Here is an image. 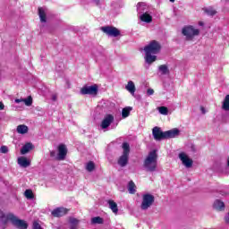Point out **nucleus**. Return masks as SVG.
I'll return each instance as SVG.
<instances>
[{"label": "nucleus", "instance_id": "1", "mask_svg": "<svg viewBox=\"0 0 229 229\" xmlns=\"http://www.w3.org/2000/svg\"><path fill=\"white\" fill-rule=\"evenodd\" d=\"M9 220H11L12 225L16 228L28 229V223H26V221L21 220L13 215L5 216L4 212L0 210V229L6 228V225H8Z\"/></svg>", "mask_w": 229, "mask_h": 229}, {"label": "nucleus", "instance_id": "2", "mask_svg": "<svg viewBox=\"0 0 229 229\" xmlns=\"http://www.w3.org/2000/svg\"><path fill=\"white\" fill-rule=\"evenodd\" d=\"M158 165V154L157 150L150 151L143 162V167L148 173H155Z\"/></svg>", "mask_w": 229, "mask_h": 229}, {"label": "nucleus", "instance_id": "3", "mask_svg": "<svg viewBox=\"0 0 229 229\" xmlns=\"http://www.w3.org/2000/svg\"><path fill=\"white\" fill-rule=\"evenodd\" d=\"M123 154L118 158V165L120 167H126L128 165V160H130V144L128 142H123L122 145Z\"/></svg>", "mask_w": 229, "mask_h": 229}, {"label": "nucleus", "instance_id": "4", "mask_svg": "<svg viewBox=\"0 0 229 229\" xmlns=\"http://www.w3.org/2000/svg\"><path fill=\"white\" fill-rule=\"evenodd\" d=\"M161 49L162 45H160V43L157 40H152L144 47L143 51H145V53H150L152 55H158Z\"/></svg>", "mask_w": 229, "mask_h": 229}, {"label": "nucleus", "instance_id": "5", "mask_svg": "<svg viewBox=\"0 0 229 229\" xmlns=\"http://www.w3.org/2000/svg\"><path fill=\"white\" fill-rule=\"evenodd\" d=\"M182 33L186 37V40H194V37L199 35V30L195 29L192 26H186L182 28Z\"/></svg>", "mask_w": 229, "mask_h": 229}, {"label": "nucleus", "instance_id": "6", "mask_svg": "<svg viewBox=\"0 0 229 229\" xmlns=\"http://www.w3.org/2000/svg\"><path fill=\"white\" fill-rule=\"evenodd\" d=\"M155 203V196L148 193L143 195L142 202H141V210H148L151 205Z\"/></svg>", "mask_w": 229, "mask_h": 229}, {"label": "nucleus", "instance_id": "7", "mask_svg": "<svg viewBox=\"0 0 229 229\" xmlns=\"http://www.w3.org/2000/svg\"><path fill=\"white\" fill-rule=\"evenodd\" d=\"M101 31L107 35V37H119L121 35V30L114 26H105L101 27Z\"/></svg>", "mask_w": 229, "mask_h": 229}, {"label": "nucleus", "instance_id": "8", "mask_svg": "<svg viewBox=\"0 0 229 229\" xmlns=\"http://www.w3.org/2000/svg\"><path fill=\"white\" fill-rule=\"evenodd\" d=\"M81 94L82 96H97L98 95V85H92V86H84L81 89Z\"/></svg>", "mask_w": 229, "mask_h": 229}, {"label": "nucleus", "instance_id": "9", "mask_svg": "<svg viewBox=\"0 0 229 229\" xmlns=\"http://www.w3.org/2000/svg\"><path fill=\"white\" fill-rule=\"evenodd\" d=\"M179 158L182 165H184L186 169H191V167H192V164H194V161H192V159H191L189 156H187V154H185L184 152H181L179 154Z\"/></svg>", "mask_w": 229, "mask_h": 229}, {"label": "nucleus", "instance_id": "10", "mask_svg": "<svg viewBox=\"0 0 229 229\" xmlns=\"http://www.w3.org/2000/svg\"><path fill=\"white\" fill-rule=\"evenodd\" d=\"M152 135L154 139L157 141L165 140V131H162V129H160V127H154L152 129Z\"/></svg>", "mask_w": 229, "mask_h": 229}, {"label": "nucleus", "instance_id": "11", "mask_svg": "<svg viewBox=\"0 0 229 229\" xmlns=\"http://www.w3.org/2000/svg\"><path fill=\"white\" fill-rule=\"evenodd\" d=\"M65 157H67V147L64 144H61L58 146V154L55 158L56 160H65Z\"/></svg>", "mask_w": 229, "mask_h": 229}, {"label": "nucleus", "instance_id": "12", "mask_svg": "<svg viewBox=\"0 0 229 229\" xmlns=\"http://www.w3.org/2000/svg\"><path fill=\"white\" fill-rule=\"evenodd\" d=\"M112 123H114V115L112 114H106L101 124L100 127L102 128V130H106V128H108V126H110V124H112Z\"/></svg>", "mask_w": 229, "mask_h": 229}, {"label": "nucleus", "instance_id": "13", "mask_svg": "<svg viewBox=\"0 0 229 229\" xmlns=\"http://www.w3.org/2000/svg\"><path fill=\"white\" fill-rule=\"evenodd\" d=\"M180 135V130L174 128L169 131H165V139H175Z\"/></svg>", "mask_w": 229, "mask_h": 229}, {"label": "nucleus", "instance_id": "14", "mask_svg": "<svg viewBox=\"0 0 229 229\" xmlns=\"http://www.w3.org/2000/svg\"><path fill=\"white\" fill-rule=\"evenodd\" d=\"M67 214V208H57L52 211V216L54 217H63Z\"/></svg>", "mask_w": 229, "mask_h": 229}, {"label": "nucleus", "instance_id": "15", "mask_svg": "<svg viewBox=\"0 0 229 229\" xmlns=\"http://www.w3.org/2000/svg\"><path fill=\"white\" fill-rule=\"evenodd\" d=\"M145 62L146 64H148V65H151V64L157 62V55L148 53V52H145Z\"/></svg>", "mask_w": 229, "mask_h": 229}, {"label": "nucleus", "instance_id": "16", "mask_svg": "<svg viewBox=\"0 0 229 229\" xmlns=\"http://www.w3.org/2000/svg\"><path fill=\"white\" fill-rule=\"evenodd\" d=\"M139 19L141 21V22H146L147 24L153 22V17L148 13L140 14Z\"/></svg>", "mask_w": 229, "mask_h": 229}, {"label": "nucleus", "instance_id": "17", "mask_svg": "<svg viewBox=\"0 0 229 229\" xmlns=\"http://www.w3.org/2000/svg\"><path fill=\"white\" fill-rule=\"evenodd\" d=\"M14 103H24L26 106H31V105H33V98L31 96L28 97L27 98H16L14 99Z\"/></svg>", "mask_w": 229, "mask_h": 229}, {"label": "nucleus", "instance_id": "18", "mask_svg": "<svg viewBox=\"0 0 229 229\" xmlns=\"http://www.w3.org/2000/svg\"><path fill=\"white\" fill-rule=\"evenodd\" d=\"M213 208L217 210V212L225 211V202L221 201L220 199L215 200L213 204Z\"/></svg>", "mask_w": 229, "mask_h": 229}, {"label": "nucleus", "instance_id": "19", "mask_svg": "<svg viewBox=\"0 0 229 229\" xmlns=\"http://www.w3.org/2000/svg\"><path fill=\"white\" fill-rule=\"evenodd\" d=\"M137 12L139 15H142V13H148V5L144 2H140L137 5Z\"/></svg>", "mask_w": 229, "mask_h": 229}, {"label": "nucleus", "instance_id": "20", "mask_svg": "<svg viewBox=\"0 0 229 229\" xmlns=\"http://www.w3.org/2000/svg\"><path fill=\"white\" fill-rule=\"evenodd\" d=\"M18 164L19 165H21V167H30V165H31V162L30 160H28L27 157H21L18 158Z\"/></svg>", "mask_w": 229, "mask_h": 229}, {"label": "nucleus", "instance_id": "21", "mask_svg": "<svg viewBox=\"0 0 229 229\" xmlns=\"http://www.w3.org/2000/svg\"><path fill=\"white\" fill-rule=\"evenodd\" d=\"M33 148H35V146H33V143H26L21 149V155H26L27 153H30V151H31Z\"/></svg>", "mask_w": 229, "mask_h": 229}, {"label": "nucleus", "instance_id": "22", "mask_svg": "<svg viewBox=\"0 0 229 229\" xmlns=\"http://www.w3.org/2000/svg\"><path fill=\"white\" fill-rule=\"evenodd\" d=\"M126 90L131 94V96H135V83L132 81H130L125 86Z\"/></svg>", "mask_w": 229, "mask_h": 229}, {"label": "nucleus", "instance_id": "23", "mask_svg": "<svg viewBox=\"0 0 229 229\" xmlns=\"http://www.w3.org/2000/svg\"><path fill=\"white\" fill-rule=\"evenodd\" d=\"M38 15L40 19V22H47V16L46 15V10L44 8H38Z\"/></svg>", "mask_w": 229, "mask_h": 229}, {"label": "nucleus", "instance_id": "24", "mask_svg": "<svg viewBox=\"0 0 229 229\" xmlns=\"http://www.w3.org/2000/svg\"><path fill=\"white\" fill-rule=\"evenodd\" d=\"M107 203L109 205V208L114 212V214H117L119 212V208H117V203H115V201L111 199L108 200Z\"/></svg>", "mask_w": 229, "mask_h": 229}, {"label": "nucleus", "instance_id": "25", "mask_svg": "<svg viewBox=\"0 0 229 229\" xmlns=\"http://www.w3.org/2000/svg\"><path fill=\"white\" fill-rule=\"evenodd\" d=\"M131 110H133V108L131 107V106L124 107L122 110V117H123V119H126V117H129L130 116V112Z\"/></svg>", "mask_w": 229, "mask_h": 229}, {"label": "nucleus", "instance_id": "26", "mask_svg": "<svg viewBox=\"0 0 229 229\" xmlns=\"http://www.w3.org/2000/svg\"><path fill=\"white\" fill-rule=\"evenodd\" d=\"M222 109L225 112H229V95H226L222 105Z\"/></svg>", "mask_w": 229, "mask_h": 229}, {"label": "nucleus", "instance_id": "27", "mask_svg": "<svg viewBox=\"0 0 229 229\" xmlns=\"http://www.w3.org/2000/svg\"><path fill=\"white\" fill-rule=\"evenodd\" d=\"M158 71L161 74L165 75L169 74V67L166 64H161L158 66Z\"/></svg>", "mask_w": 229, "mask_h": 229}, {"label": "nucleus", "instance_id": "28", "mask_svg": "<svg viewBox=\"0 0 229 229\" xmlns=\"http://www.w3.org/2000/svg\"><path fill=\"white\" fill-rule=\"evenodd\" d=\"M103 223H105V220L101 216H95L91 218L92 225H103Z\"/></svg>", "mask_w": 229, "mask_h": 229}, {"label": "nucleus", "instance_id": "29", "mask_svg": "<svg viewBox=\"0 0 229 229\" xmlns=\"http://www.w3.org/2000/svg\"><path fill=\"white\" fill-rule=\"evenodd\" d=\"M137 186H135V182H133V181H131L128 184V191L130 194H135V192H137V191L135 190Z\"/></svg>", "mask_w": 229, "mask_h": 229}, {"label": "nucleus", "instance_id": "30", "mask_svg": "<svg viewBox=\"0 0 229 229\" xmlns=\"http://www.w3.org/2000/svg\"><path fill=\"white\" fill-rule=\"evenodd\" d=\"M17 131L18 133H21V135H24L28 131V126L21 124L17 126Z\"/></svg>", "mask_w": 229, "mask_h": 229}, {"label": "nucleus", "instance_id": "31", "mask_svg": "<svg viewBox=\"0 0 229 229\" xmlns=\"http://www.w3.org/2000/svg\"><path fill=\"white\" fill-rule=\"evenodd\" d=\"M71 229H76L78 226V223H80V220L74 217H71L70 220Z\"/></svg>", "mask_w": 229, "mask_h": 229}, {"label": "nucleus", "instance_id": "32", "mask_svg": "<svg viewBox=\"0 0 229 229\" xmlns=\"http://www.w3.org/2000/svg\"><path fill=\"white\" fill-rule=\"evenodd\" d=\"M94 169H96V165L94 164V162L92 161L88 162L86 165V170H88L89 173H92Z\"/></svg>", "mask_w": 229, "mask_h": 229}, {"label": "nucleus", "instance_id": "33", "mask_svg": "<svg viewBox=\"0 0 229 229\" xmlns=\"http://www.w3.org/2000/svg\"><path fill=\"white\" fill-rule=\"evenodd\" d=\"M157 110L161 115H167L169 114V109L165 106H159Z\"/></svg>", "mask_w": 229, "mask_h": 229}, {"label": "nucleus", "instance_id": "34", "mask_svg": "<svg viewBox=\"0 0 229 229\" xmlns=\"http://www.w3.org/2000/svg\"><path fill=\"white\" fill-rule=\"evenodd\" d=\"M24 196H25V198H27V199H33V198H34L33 191L26 190L24 192Z\"/></svg>", "mask_w": 229, "mask_h": 229}, {"label": "nucleus", "instance_id": "35", "mask_svg": "<svg viewBox=\"0 0 229 229\" xmlns=\"http://www.w3.org/2000/svg\"><path fill=\"white\" fill-rule=\"evenodd\" d=\"M205 13H207L208 15H210L211 17H214V15H216L217 12L212 8H208V9H205Z\"/></svg>", "mask_w": 229, "mask_h": 229}, {"label": "nucleus", "instance_id": "36", "mask_svg": "<svg viewBox=\"0 0 229 229\" xmlns=\"http://www.w3.org/2000/svg\"><path fill=\"white\" fill-rule=\"evenodd\" d=\"M7 152H8V147H6V146H2V147L0 148V153L5 154V153H7Z\"/></svg>", "mask_w": 229, "mask_h": 229}, {"label": "nucleus", "instance_id": "37", "mask_svg": "<svg viewBox=\"0 0 229 229\" xmlns=\"http://www.w3.org/2000/svg\"><path fill=\"white\" fill-rule=\"evenodd\" d=\"M147 94L148 96H153V94H155V90L153 89H148L147 90Z\"/></svg>", "mask_w": 229, "mask_h": 229}, {"label": "nucleus", "instance_id": "38", "mask_svg": "<svg viewBox=\"0 0 229 229\" xmlns=\"http://www.w3.org/2000/svg\"><path fill=\"white\" fill-rule=\"evenodd\" d=\"M50 157H52V158H55V160H56V151H55V150H52V151H50Z\"/></svg>", "mask_w": 229, "mask_h": 229}, {"label": "nucleus", "instance_id": "39", "mask_svg": "<svg viewBox=\"0 0 229 229\" xmlns=\"http://www.w3.org/2000/svg\"><path fill=\"white\" fill-rule=\"evenodd\" d=\"M51 99H52V101H56V99H58V95H56V94H52Z\"/></svg>", "mask_w": 229, "mask_h": 229}, {"label": "nucleus", "instance_id": "40", "mask_svg": "<svg viewBox=\"0 0 229 229\" xmlns=\"http://www.w3.org/2000/svg\"><path fill=\"white\" fill-rule=\"evenodd\" d=\"M0 110H4V104L0 101Z\"/></svg>", "mask_w": 229, "mask_h": 229}, {"label": "nucleus", "instance_id": "41", "mask_svg": "<svg viewBox=\"0 0 229 229\" xmlns=\"http://www.w3.org/2000/svg\"><path fill=\"white\" fill-rule=\"evenodd\" d=\"M200 110H201L202 114H207V111L205 110V107L201 106Z\"/></svg>", "mask_w": 229, "mask_h": 229}, {"label": "nucleus", "instance_id": "42", "mask_svg": "<svg viewBox=\"0 0 229 229\" xmlns=\"http://www.w3.org/2000/svg\"><path fill=\"white\" fill-rule=\"evenodd\" d=\"M96 4H99V0H94Z\"/></svg>", "mask_w": 229, "mask_h": 229}, {"label": "nucleus", "instance_id": "43", "mask_svg": "<svg viewBox=\"0 0 229 229\" xmlns=\"http://www.w3.org/2000/svg\"><path fill=\"white\" fill-rule=\"evenodd\" d=\"M199 26H203V21H199Z\"/></svg>", "mask_w": 229, "mask_h": 229}, {"label": "nucleus", "instance_id": "44", "mask_svg": "<svg viewBox=\"0 0 229 229\" xmlns=\"http://www.w3.org/2000/svg\"><path fill=\"white\" fill-rule=\"evenodd\" d=\"M170 3H174V0H170Z\"/></svg>", "mask_w": 229, "mask_h": 229}]
</instances>
